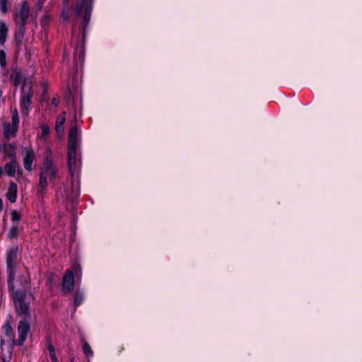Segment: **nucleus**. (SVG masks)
<instances>
[{
  "instance_id": "dca6fc26",
  "label": "nucleus",
  "mask_w": 362,
  "mask_h": 362,
  "mask_svg": "<svg viewBox=\"0 0 362 362\" xmlns=\"http://www.w3.org/2000/svg\"><path fill=\"white\" fill-rule=\"evenodd\" d=\"M86 4V2L85 0L77 2L76 5V13L78 16L81 15L83 9L85 10L86 6H87Z\"/></svg>"
},
{
  "instance_id": "393cba45",
  "label": "nucleus",
  "mask_w": 362,
  "mask_h": 362,
  "mask_svg": "<svg viewBox=\"0 0 362 362\" xmlns=\"http://www.w3.org/2000/svg\"><path fill=\"white\" fill-rule=\"evenodd\" d=\"M12 220L14 221H19L21 218V215L17 211H13L11 213Z\"/></svg>"
},
{
  "instance_id": "39448f33",
  "label": "nucleus",
  "mask_w": 362,
  "mask_h": 362,
  "mask_svg": "<svg viewBox=\"0 0 362 362\" xmlns=\"http://www.w3.org/2000/svg\"><path fill=\"white\" fill-rule=\"evenodd\" d=\"M29 6L26 1H23L18 13L16 16V22L20 25V31L22 32L29 16Z\"/></svg>"
},
{
  "instance_id": "c756f323",
  "label": "nucleus",
  "mask_w": 362,
  "mask_h": 362,
  "mask_svg": "<svg viewBox=\"0 0 362 362\" xmlns=\"http://www.w3.org/2000/svg\"><path fill=\"white\" fill-rule=\"evenodd\" d=\"M52 362H57V356L55 354H50Z\"/></svg>"
},
{
  "instance_id": "72a5a7b5",
  "label": "nucleus",
  "mask_w": 362,
  "mask_h": 362,
  "mask_svg": "<svg viewBox=\"0 0 362 362\" xmlns=\"http://www.w3.org/2000/svg\"><path fill=\"white\" fill-rule=\"evenodd\" d=\"M76 269H80V266H79V265H77V266L76 267Z\"/></svg>"
},
{
  "instance_id": "ddd939ff",
  "label": "nucleus",
  "mask_w": 362,
  "mask_h": 362,
  "mask_svg": "<svg viewBox=\"0 0 362 362\" xmlns=\"http://www.w3.org/2000/svg\"><path fill=\"white\" fill-rule=\"evenodd\" d=\"M4 329H5V332H6V336L11 340L12 341V344L13 345H15L16 344V340L14 339V332H13V328L11 327V325L9 322H7L5 326H4Z\"/></svg>"
},
{
  "instance_id": "423d86ee",
  "label": "nucleus",
  "mask_w": 362,
  "mask_h": 362,
  "mask_svg": "<svg viewBox=\"0 0 362 362\" xmlns=\"http://www.w3.org/2000/svg\"><path fill=\"white\" fill-rule=\"evenodd\" d=\"M41 172L49 177L51 181L55 180L57 177V169L53 166L52 158L49 156H47L43 166L41 168Z\"/></svg>"
},
{
  "instance_id": "412c9836",
  "label": "nucleus",
  "mask_w": 362,
  "mask_h": 362,
  "mask_svg": "<svg viewBox=\"0 0 362 362\" xmlns=\"http://www.w3.org/2000/svg\"><path fill=\"white\" fill-rule=\"evenodd\" d=\"M6 64V54L4 51L0 50V64L1 66H4Z\"/></svg>"
},
{
  "instance_id": "bb28decb",
  "label": "nucleus",
  "mask_w": 362,
  "mask_h": 362,
  "mask_svg": "<svg viewBox=\"0 0 362 362\" xmlns=\"http://www.w3.org/2000/svg\"><path fill=\"white\" fill-rule=\"evenodd\" d=\"M47 349H48V350L49 351V355L50 354H55L54 347V346L52 344H48Z\"/></svg>"
},
{
  "instance_id": "0eeeda50",
  "label": "nucleus",
  "mask_w": 362,
  "mask_h": 362,
  "mask_svg": "<svg viewBox=\"0 0 362 362\" xmlns=\"http://www.w3.org/2000/svg\"><path fill=\"white\" fill-rule=\"evenodd\" d=\"M74 287V278L71 271L66 272L62 281V291L64 293H69L73 291Z\"/></svg>"
},
{
  "instance_id": "f3484780",
  "label": "nucleus",
  "mask_w": 362,
  "mask_h": 362,
  "mask_svg": "<svg viewBox=\"0 0 362 362\" xmlns=\"http://www.w3.org/2000/svg\"><path fill=\"white\" fill-rule=\"evenodd\" d=\"M90 13H91V8L90 6H86L84 11V21L86 24H87L90 18Z\"/></svg>"
},
{
  "instance_id": "b1692460",
  "label": "nucleus",
  "mask_w": 362,
  "mask_h": 362,
  "mask_svg": "<svg viewBox=\"0 0 362 362\" xmlns=\"http://www.w3.org/2000/svg\"><path fill=\"white\" fill-rule=\"evenodd\" d=\"M83 349L86 354L90 355L92 354L91 349L87 342L84 343Z\"/></svg>"
},
{
  "instance_id": "a878e982",
  "label": "nucleus",
  "mask_w": 362,
  "mask_h": 362,
  "mask_svg": "<svg viewBox=\"0 0 362 362\" xmlns=\"http://www.w3.org/2000/svg\"><path fill=\"white\" fill-rule=\"evenodd\" d=\"M82 296L81 295H79V294H77L76 293L75 294V298H74V304L76 305H78L81 303V302L82 301Z\"/></svg>"
},
{
  "instance_id": "aec40b11",
  "label": "nucleus",
  "mask_w": 362,
  "mask_h": 362,
  "mask_svg": "<svg viewBox=\"0 0 362 362\" xmlns=\"http://www.w3.org/2000/svg\"><path fill=\"white\" fill-rule=\"evenodd\" d=\"M19 228H11L9 233V238H16L19 233Z\"/></svg>"
},
{
  "instance_id": "6ab92c4d",
  "label": "nucleus",
  "mask_w": 362,
  "mask_h": 362,
  "mask_svg": "<svg viewBox=\"0 0 362 362\" xmlns=\"http://www.w3.org/2000/svg\"><path fill=\"white\" fill-rule=\"evenodd\" d=\"M18 114L16 109L13 110L12 115V124L18 126Z\"/></svg>"
},
{
  "instance_id": "a211bd4d",
  "label": "nucleus",
  "mask_w": 362,
  "mask_h": 362,
  "mask_svg": "<svg viewBox=\"0 0 362 362\" xmlns=\"http://www.w3.org/2000/svg\"><path fill=\"white\" fill-rule=\"evenodd\" d=\"M42 129V136L45 137L49 134V128L47 124H42L41 125Z\"/></svg>"
},
{
  "instance_id": "7ed1b4c3",
  "label": "nucleus",
  "mask_w": 362,
  "mask_h": 362,
  "mask_svg": "<svg viewBox=\"0 0 362 362\" xmlns=\"http://www.w3.org/2000/svg\"><path fill=\"white\" fill-rule=\"evenodd\" d=\"M18 247H13L11 249L9 253L7 256V265L8 269L9 271L8 274V286L12 292L16 291L17 290H15L14 286H13V280H14V274H15V267H16V263L17 259V252H18Z\"/></svg>"
},
{
  "instance_id": "20e7f679",
  "label": "nucleus",
  "mask_w": 362,
  "mask_h": 362,
  "mask_svg": "<svg viewBox=\"0 0 362 362\" xmlns=\"http://www.w3.org/2000/svg\"><path fill=\"white\" fill-rule=\"evenodd\" d=\"M22 98L21 105L23 108V112L28 114L29 110V105L31 103V98L33 96L32 85L30 81H25L22 87Z\"/></svg>"
},
{
  "instance_id": "9d476101",
  "label": "nucleus",
  "mask_w": 362,
  "mask_h": 362,
  "mask_svg": "<svg viewBox=\"0 0 362 362\" xmlns=\"http://www.w3.org/2000/svg\"><path fill=\"white\" fill-rule=\"evenodd\" d=\"M6 197L8 199L14 203L16 201L17 198V185L14 182H11L9 185L8 190L6 194Z\"/></svg>"
},
{
  "instance_id": "f257e3e1",
  "label": "nucleus",
  "mask_w": 362,
  "mask_h": 362,
  "mask_svg": "<svg viewBox=\"0 0 362 362\" xmlns=\"http://www.w3.org/2000/svg\"><path fill=\"white\" fill-rule=\"evenodd\" d=\"M26 293L25 291L17 290L13 291V299L18 315L23 317L18 326V339L16 340V344L21 345L25 340L27 334L30 329V323L28 320L30 317L29 312V304L25 302Z\"/></svg>"
},
{
  "instance_id": "6e6552de",
  "label": "nucleus",
  "mask_w": 362,
  "mask_h": 362,
  "mask_svg": "<svg viewBox=\"0 0 362 362\" xmlns=\"http://www.w3.org/2000/svg\"><path fill=\"white\" fill-rule=\"evenodd\" d=\"M4 168L6 173L8 176L13 177L15 175L17 169H19V166L15 156H13L12 160L10 163H8L5 165Z\"/></svg>"
},
{
  "instance_id": "f8f14e48",
  "label": "nucleus",
  "mask_w": 362,
  "mask_h": 362,
  "mask_svg": "<svg viewBox=\"0 0 362 362\" xmlns=\"http://www.w3.org/2000/svg\"><path fill=\"white\" fill-rule=\"evenodd\" d=\"M18 130V126L16 124L11 125L10 124H4V134L6 138L15 136Z\"/></svg>"
},
{
  "instance_id": "4468645a",
  "label": "nucleus",
  "mask_w": 362,
  "mask_h": 362,
  "mask_svg": "<svg viewBox=\"0 0 362 362\" xmlns=\"http://www.w3.org/2000/svg\"><path fill=\"white\" fill-rule=\"evenodd\" d=\"M47 175H45V173L40 172V192H43L47 188Z\"/></svg>"
},
{
  "instance_id": "cd10ccee",
  "label": "nucleus",
  "mask_w": 362,
  "mask_h": 362,
  "mask_svg": "<svg viewBox=\"0 0 362 362\" xmlns=\"http://www.w3.org/2000/svg\"><path fill=\"white\" fill-rule=\"evenodd\" d=\"M52 104L54 106L57 107V106L58 105V104H59V98H54L52 99Z\"/></svg>"
},
{
  "instance_id": "5701e85b",
  "label": "nucleus",
  "mask_w": 362,
  "mask_h": 362,
  "mask_svg": "<svg viewBox=\"0 0 362 362\" xmlns=\"http://www.w3.org/2000/svg\"><path fill=\"white\" fill-rule=\"evenodd\" d=\"M7 1L8 0H0V8L4 13L7 12Z\"/></svg>"
},
{
  "instance_id": "c85d7f7f",
  "label": "nucleus",
  "mask_w": 362,
  "mask_h": 362,
  "mask_svg": "<svg viewBox=\"0 0 362 362\" xmlns=\"http://www.w3.org/2000/svg\"><path fill=\"white\" fill-rule=\"evenodd\" d=\"M43 1H44V0H38V1H37L38 9H41L42 8Z\"/></svg>"
},
{
  "instance_id": "9b49d317",
  "label": "nucleus",
  "mask_w": 362,
  "mask_h": 362,
  "mask_svg": "<svg viewBox=\"0 0 362 362\" xmlns=\"http://www.w3.org/2000/svg\"><path fill=\"white\" fill-rule=\"evenodd\" d=\"M65 112L63 113V115H60L57 118L55 130L59 136L63 135L64 132V124L65 122Z\"/></svg>"
},
{
  "instance_id": "7c9ffc66",
  "label": "nucleus",
  "mask_w": 362,
  "mask_h": 362,
  "mask_svg": "<svg viewBox=\"0 0 362 362\" xmlns=\"http://www.w3.org/2000/svg\"><path fill=\"white\" fill-rule=\"evenodd\" d=\"M63 1H64V3L66 7H67V5L69 4V0H63Z\"/></svg>"
},
{
  "instance_id": "4be33fe9",
  "label": "nucleus",
  "mask_w": 362,
  "mask_h": 362,
  "mask_svg": "<svg viewBox=\"0 0 362 362\" xmlns=\"http://www.w3.org/2000/svg\"><path fill=\"white\" fill-rule=\"evenodd\" d=\"M62 18L64 21H67L69 18V11L67 7H65L62 12Z\"/></svg>"
},
{
  "instance_id": "c9c22d12",
  "label": "nucleus",
  "mask_w": 362,
  "mask_h": 362,
  "mask_svg": "<svg viewBox=\"0 0 362 362\" xmlns=\"http://www.w3.org/2000/svg\"><path fill=\"white\" fill-rule=\"evenodd\" d=\"M4 343V340H1V345L2 346V344Z\"/></svg>"
},
{
  "instance_id": "f704fd0d",
  "label": "nucleus",
  "mask_w": 362,
  "mask_h": 362,
  "mask_svg": "<svg viewBox=\"0 0 362 362\" xmlns=\"http://www.w3.org/2000/svg\"><path fill=\"white\" fill-rule=\"evenodd\" d=\"M2 96V91L0 90V98H1Z\"/></svg>"
},
{
  "instance_id": "2eb2a0df",
  "label": "nucleus",
  "mask_w": 362,
  "mask_h": 362,
  "mask_svg": "<svg viewBox=\"0 0 362 362\" xmlns=\"http://www.w3.org/2000/svg\"><path fill=\"white\" fill-rule=\"evenodd\" d=\"M8 29L4 23L0 25V43L4 44L6 39Z\"/></svg>"
},
{
  "instance_id": "473e14b6",
  "label": "nucleus",
  "mask_w": 362,
  "mask_h": 362,
  "mask_svg": "<svg viewBox=\"0 0 362 362\" xmlns=\"http://www.w3.org/2000/svg\"><path fill=\"white\" fill-rule=\"evenodd\" d=\"M3 174V170L2 168L0 167V176Z\"/></svg>"
},
{
  "instance_id": "1a4fd4ad",
  "label": "nucleus",
  "mask_w": 362,
  "mask_h": 362,
  "mask_svg": "<svg viewBox=\"0 0 362 362\" xmlns=\"http://www.w3.org/2000/svg\"><path fill=\"white\" fill-rule=\"evenodd\" d=\"M34 158L35 154L33 150H27L25 156L23 159V165L24 168L28 171H31L32 170V163L34 160Z\"/></svg>"
},
{
  "instance_id": "f03ea898",
  "label": "nucleus",
  "mask_w": 362,
  "mask_h": 362,
  "mask_svg": "<svg viewBox=\"0 0 362 362\" xmlns=\"http://www.w3.org/2000/svg\"><path fill=\"white\" fill-rule=\"evenodd\" d=\"M78 144V130L76 125L71 127L69 133L68 156L69 169L72 171L76 164V147Z\"/></svg>"
},
{
  "instance_id": "2f4dec72",
  "label": "nucleus",
  "mask_w": 362,
  "mask_h": 362,
  "mask_svg": "<svg viewBox=\"0 0 362 362\" xmlns=\"http://www.w3.org/2000/svg\"><path fill=\"white\" fill-rule=\"evenodd\" d=\"M3 205H2V201L0 199V211L2 209Z\"/></svg>"
}]
</instances>
